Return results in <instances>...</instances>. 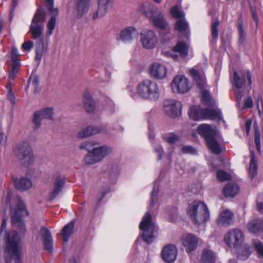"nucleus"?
Instances as JSON below:
<instances>
[{"instance_id":"1","label":"nucleus","mask_w":263,"mask_h":263,"mask_svg":"<svg viewBox=\"0 0 263 263\" xmlns=\"http://www.w3.org/2000/svg\"><path fill=\"white\" fill-rule=\"evenodd\" d=\"M45 11L40 7L36 11L30 26L29 31L32 34L33 39H40L35 45L36 61H40L42 59L44 48V37L42 36V30L44 28L43 23L45 20Z\"/></svg>"},{"instance_id":"2","label":"nucleus","mask_w":263,"mask_h":263,"mask_svg":"<svg viewBox=\"0 0 263 263\" xmlns=\"http://www.w3.org/2000/svg\"><path fill=\"white\" fill-rule=\"evenodd\" d=\"M140 10L153 23L156 28L161 29L160 34L166 36L170 33V28L164 18L162 12L153 4L145 2L140 7Z\"/></svg>"},{"instance_id":"3","label":"nucleus","mask_w":263,"mask_h":263,"mask_svg":"<svg viewBox=\"0 0 263 263\" xmlns=\"http://www.w3.org/2000/svg\"><path fill=\"white\" fill-rule=\"evenodd\" d=\"M140 10L153 23L156 28L161 29L160 34L166 36L170 33V28L164 18L162 12L153 4L145 2L140 7Z\"/></svg>"},{"instance_id":"4","label":"nucleus","mask_w":263,"mask_h":263,"mask_svg":"<svg viewBox=\"0 0 263 263\" xmlns=\"http://www.w3.org/2000/svg\"><path fill=\"white\" fill-rule=\"evenodd\" d=\"M18 239L17 233L16 231L5 232L6 252L9 255V256H6L7 263H10L11 258L14 259L15 263H21V250L18 246Z\"/></svg>"},{"instance_id":"5","label":"nucleus","mask_w":263,"mask_h":263,"mask_svg":"<svg viewBox=\"0 0 263 263\" xmlns=\"http://www.w3.org/2000/svg\"><path fill=\"white\" fill-rule=\"evenodd\" d=\"M187 213L195 224H200L206 221L210 217L206 205L203 202L196 200L188 206Z\"/></svg>"},{"instance_id":"6","label":"nucleus","mask_w":263,"mask_h":263,"mask_svg":"<svg viewBox=\"0 0 263 263\" xmlns=\"http://www.w3.org/2000/svg\"><path fill=\"white\" fill-rule=\"evenodd\" d=\"M137 94L144 99L156 101L159 97L158 85L149 80L143 81L138 84Z\"/></svg>"},{"instance_id":"7","label":"nucleus","mask_w":263,"mask_h":263,"mask_svg":"<svg viewBox=\"0 0 263 263\" xmlns=\"http://www.w3.org/2000/svg\"><path fill=\"white\" fill-rule=\"evenodd\" d=\"M139 229L143 231L142 237L143 240L147 244L152 243L155 239L154 233L157 231V228L148 212L144 216L140 223Z\"/></svg>"},{"instance_id":"8","label":"nucleus","mask_w":263,"mask_h":263,"mask_svg":"<svg viewBox=\"0 0 263 263\" xmlns=\"http://www.w3.org/2000/svg\"><path fill=\"white\" fill-rule=\"evenodd\" d=\"M14 153L20 163L27 166L32 164L34 156L32 148L28 141L18 144L14 149Z\"/></svg>"},{"instance_id":"9","label":"nucleus","mask_w":263,"mask_h":263,"mask_svg":"<svg viewBox=\"0 0 263 263\" xmlns=\"http://www.w3.org/2000/svg\"><path fill=\"white\" fill-rule=\"evenodd\" d=\"M191 77L194 79L198 87L202 91L201 100L202 103L208 106H213L215 103L209 91L204 89L206 83L204 75L195 69L190 70Z\"/></svg>"},{"instance_id":"10","label":"nucleus","mask_w":263,"mask_h":263,"mask_svg":"<svg viewBox=\"0 0 263 263\" xmlns=\"http://www.w3.org/2000/svg\"><path fill=\"white\" fill-rule=\"evenodd\" d=\"M112 149L111 147L106 145L99 146H95L84 158L85 163L92 165L101 162L103 159L111 154Z\"/></svg>"},{"instance_id":"11","label":"nucleus","mask_w":263,"mask_h":263,"mask_svg":"<svg viewBox=\"0 0 263 263\" xmlns=\"http://www.w3.org/2000/svg\"><path fill=\"white\" fill-rule=\"evenodd\" d=\"M190 117L194 120L198 121L202 119H214L219 117V112L214 109H201L198 106H191L189 110Z\"/></svg>"},{"instance_id":"12","label":"nucleus","mask_w":263,"mask_h":263,"mask_svg":"<svg viewBox=\"0 0 263 263\" xmlns=\"http://www.w3.org/2000/svg\"><path fill=\"white\" fill-rule=\"evenodd\" d=\"M224 239L229 247L235 248L240 246L243 241V234L240 229H232L227 233Z\"/></svg>"},{"instance_id":"13","label":"nucleus","mask_w":263,"mask_h":263,"mask_svg":"<svg viewBox=\"0 0 263 263\" xmlns=\"http://www.w3.org/2000/svg\"><path fill=\"white\" fill-rule=\"evenodd\" d=\"M53 107H45L39 110L36 111L33 114V123L35 125L34 128L37 129L41 125V121L43 119L53 120Z\"/></svg>"},{"instance_id":"14","label":"nucleus","mask_w":263,"mask_h":263,"mask_svg":"<svg viewBox=\"0 0 263 263\" xmlns=\"http://www.w3.org/2000/svg\"><path fill=\"white\" fill-rule=\"evenodd\" d=\"M140 41L142 46L147 49L154 48L157 43V36L152 30H143L140 33Z\"/></svg>"},{"instance_id":"15","label":"nucleus","mask_w":263,"mask_h":263,"mask_svg":"<svg viewBox=\"0 0 263 263\" xmlns=\"http://www.w3.org/2000/svg\"><path fill=\"white\" fill-rule=\"evenodd\" d=\"M93 4V0H74L75 16L78 19L82 18L89 12Z\"/></svg>"},{"instance_id":"16","label":"nucleus","mask_w":263,"mask_h":263,"mask_svg":"<svg viewBox=\"0 0 263 263\" xmlns=\"http://www.w3.org/2000/svg\"><path fill=\"white\" fill-rule=\"evenodd\" d=\"M181 104L175 100L168 99L164 101V111L172 118H176L181 114Z\"/></svg>"},{"instance_id":"17","label":"nucleus","mask_w":263,"mask_h":263,"mask_svg":"<svg viewBox=\"0 0 263 263\" xmlns=\"http://www.w3.org/2000/svg\"><path fill=\"white\" fill-rule=\"evenodd\" d=\"M172 88L174 92L185 93L190 89L189 80L184 76H176L172 82Z\"/></svg>"},{"instance_id":"18","label":"nucleus","mask_w":263,"mask_h":263,"mask_svg":"<svg viewBox=\"0 0 263 263\" xmlns=\"http://www.w3.org/2000/svg\"><path fill=\"white\" fill-rule=\"evenodd\" d=\"M47 7L48 10L52 14V16L49 22L47 23V34L48 36L51 35L53 33V31L55 28V22H56V16L58 15L59 11L57 8H53V0H51V2L45 0Z\"/></svg>"},{"instance_id":"19","label":"nucleus","mask_w":263,"mask_h":263,"mask_svg":"<svg viewBox=\"0 0 263 263\" xmlns=\"http://www.w3.org/2000/svg\"><path fill=\"white\" fill-rule=\"evenodd\" d=\"M65 184V179L60 175L54 177L53 187L48 196V200L50 201L57 198L62 191Z\"/></svg>"},{"instance_id":"20","label":"nucleus","mask_w":263,"mask_h":263,"mask_svg":"<svg viewBox=\"0 0 263 263\" xmlns=\"http://www.w3.org/2000/svg\"><path fill=\"white\" fill-rule=\"evenodd\" d=\"M177 255L176 247L172 244L165 246L161 251L163 260L166 262H172L175 260Z\"/></svg>"},{"instance_id":"21","label":"nucleus","mask_w":263,"mask_h":263,"mask_svg":"<svg viewBox=\"0 0 263 263\" xmlns=\"http://www.w3.org/2000/svg\"><path fill=\"white\" fill-rule=\"evenodd\" d=\"M150 74L157 79H162L165 78L167 74L166 68L159 63H153L149 67Z\"/></svg>"},{"instance_id":"22","label":"nucleus","mask_w":263,"mask_h":263,"mask_svg":"<svg viewBox=\"0 0 263 263\" xmlns=\"http://www.w3.org/2000/svg\"><path fill=\"white\" fill-rule=\"evenodd\" d=\"M137 30L132 27H127L121 30L120 33V40L124 43H128L138 37Z\"/></svg>"},{"instance_id":"23","label":"nucleus","mask_w":263,"mask_h":263,"mask_svg":"<svg viewBox=\"0 0 263 263\" xmlns=\"http://www.w3.org/2000/svg\"><path fill=\"white\" fill-rule=\"evenodd\" d=\"M110 0H98V9L92 13L93 20L101 18L107 12Z\"/></svg>"},{"instance_id":"24","label":"nucleus","mask_w":263,"mask_h":263,"mask_svg":"<svg viewBox=\"0 0 263 263\" xmlns=\"http://www.w3.org/2000/svg\"><path fill=\"white\" fill-rule=\"evenodd\" d=\"M246 78L248 80V84L250 85L252 83L251 75L249 71H247L241 74V78L238 75L236 72H234L233 84L236 87V89H240L242 88L245 84V80Z\"/></svg>"},{"instance_id":"25","label":"nucleus","mask_w":263,"mask_h":263,"mask_svg":"<svg viewBox=\"0 0 263 263\" xmlns=\"http://www.w3.org/2000/svg\"><path fill=\"white\" fill-rule=\"evenodd\" d=\"M105 128L104 126H88L79 132L78 134V137L80 138H83L91 136L103 132Z\"/></svg>"},{"instance_id":"26","label":"nucleus","mask_w":263,"mask_h":263,"mask_svg":"<svg viewBox=\"0 0 263 263\" xmlns=\"http://www.w3.org/2000/svg\"><path fill=\"white\" fill-rule=\"evenodd\" d=\"M181 241L182 245L185 248L187 252H192L197 246V239L192 235L190 234L182 237Z\"/></svg>"},{"instance_id":"27","label":"nucleus","mask_w":263,"mask_h":263,"mask_svg":"<svg viewBox=\"0 0 263 263\" xmlns=\"http://www.w3.org/2000/svg\"><path fill=\"white\" fill-rule=\"evenodd\" d=\"M234 214L228 209L222 212L218 218L217 219V223L220 226H229L233 222Z\"/></svg>"},{"instance_id":"28","label":"nucleus","mask_w":263,"mask_h":263,"mask_svg":"<svg viewBox=\"0 0 263 263\" xmlns=\"http://www.w3.org/2000/svg\"><path fill=\"white\" fill-rule=\"evenodd\" d=\"M14 185L19 191H24L32 186V181L26 177L16 178L14 179Z\"/></svg>"},{"instance_id":"29","label":"nucleus","mask_w":263,"mask_h":263,"mask_svg":"<svg viewBox=\"0 0 263 263\" xmlns=\"http://www.w3.org/2000/svg\"><path fill=\"white\" fill-rule=\"evenodd\" d=\"M198 133L204 138L205 141L209 138L215 137V130L209 124H200L197 129Z\"/></svg>"},{"instance_id":"30","label":"nucleus","mask_w":263,"mask_h":263,"mask_svg":"<svg viewBox=\"0 0 263 263\" xmlns=\"http://www.w3.org/2000/svg\"><path fill=\"white\" fill-rule=\"evenodd\" d=\"M263 220L261 219H254L250 221L247 225V229L251 233L257 234L262 229Z\"/></svg>"},{"instance_id":"31","label":"nucleus","mask_w":263,"mask_h":263,"mask_svg":"<svg viewBox=\"0 0 263 263\" xmlns=\"http://www.w3.org/2000/svg\"><path fill=\"white\" fill-rule=\"evenodd\" d=\"M83 100L84 108L86 111L92 112L95 109L96 103L91 95L87 91L85 92Z\"/></svg>"},{"instance_id":"32","label":"nucleus","mask_w":263,"mask_h":263,"mask_svg":"<svg viewBox=\"0 0 263 263\" xmlns=\"http://www.w3.org/2000/svg\"><path fill=\"white\" fill-rule=\"evenodd\" d=\"M238 192V186L232 182L228 183L223 190V194L227 197H234Z\"/></svg>"},{"instance_id":"33","label":"nucleus","mask_w":263,"mask_h":263,"mask_svg":"<svg viewBox=\"0 0 263 263\" xmlns=\"http://www.w3.org/2000/svg\"><path fill=\"white\" fill-rule=\"evenodd\" d=\"M11 220L12 224L15 226L21 233H24L26 231L25 222L19 212H15L11 216Z\"/></svg>"},{"instance_id":"34","label":"nucleus","mask_w":263,"mask_h":263,"mask_svg":"<svg viewBox=\"0 0 263 263\" xmlns=\"http://www.w3.org/2000/svg\"><path fill=\"white\" fill-rule=\"evenodd\" d=\"M74 222L70 221L66 224L61 231V235L64 242H67L70 236L73 233Z\"/></svg>"},{"instance_id":"35","label":"nucleus","mask_w":263,"mask_h":263,"mask_svg":"<svg viewBox=\"0 0 263 263\" xmlns=\"http://www.w3.org/2000/svg\"><path fill=\"white\" fill-rule=\"evenodd\" d=\"M216 256L211 250L205 249L203 250L201 257L202 263H215Z\"/></svg>"},{"instance_id":"36","label":"nucleus","mask_w":263,"mask_h":263,"mask_svg":"<svg viewBox=\"0 0 263 263\" xmlns=\"http://www.w3.org/2000/svg\"><path fill=\"white\" fill-rule=\"evenodd\" d=\"M206 142L209 148L213 153L219 154L221 153V148L219 143L215 139L214 137H212L210 138H209L208 140H206Z\"/></svg>"},{"instance_id":"37","label":"nucleus","mask_w":263,"mask_h":263,"mask_svg":"<svg viewBox=\"0 0 263 263\" xmlns=\"http://www.w3.org/2000/svg\"><path fill=\"white\" fill-rule=\"evenodd\" d=\"M251 161L249 166V176L252 179L256 174L257 172V160L255 157L254 153L250 152Z\"/></svg>"},{"instance_id":"38","label":"nucleus","mask_w":263,"mask_h":263,"mask_svg":"<svg viewBox=\"0 0 263 263\" xmlns=\"http://www.w3.org/2000/svg\"><path fill=\"white\" fill-rule=\"evenodd\" d=\"M173 51L179 53L181 57L184 58L187 54L188 48L185 43L179 42L173 47Z\"/></svg>"},{"instance_id":"39","label":"nucleus","mask_w":263,"mask_h":263,"mask_svg":"<svg viewBox=\"0 0 263 263\" xmlns=\"http://www.w3.org/2000/svg\"><path fill=\"white\" fill-rule=\"evenodd\" d=\"M251 254L250 247L248 245L242 246L238 251L237 258L242 260L247 259Z\"/></svg>"},{"instance_id":"40","label":"nucleus","mask_w":263,"mask_h":263,"mask_svg":"<svg viewBox=\"0 0 263 263\" xmlns=\"http://www.w3.org/2000/svg\"><path fill=\"white\" fill-rule=\"evenodd\" d=\"M237 23L239 32V41L240 43H243L246 40V34L242 28L243 20L241 17L238 19Z\"/></svg>"},{"instance_id":"41","label":"nucleus","mask_w":263,"mask_h":263,"mask_svg":"<svg viewBox=\"0 0 263 263\" xmlns=\"http://www.w3.org/2000/svg\"><path fill=\"white\" fill-rule=\"evenodd\" d=\"M175 28L179 32H184L188 29V24L184 20H178L176 22Z\"/></svg>"},{"instance_id":"42","label":"nucleus","mask_w":263,"mask_h":263,"mask_svg":"<svg viewBox=\"0 0 263 263\" xmlns=\"http://www.w3.org/2000/svg\"><path fill=\"white\" fill-rule=\"evenodd\" d=\"M220 24L219 21L216 19L215 21H212L211 23V31L212 36L213 39H216L218 36V27Z\"/></svg>"},{"instance_id":"43","label":"nucleus","mask_w":263,"mask_h":263,"mask_svg":"<svg viewBox=\"0 0 263 263\" xmlns=\"http://www.w3.org/2000/svg\"><path fill=\"white\" fill-rule=\"evenodd\" d=\"M95 145L96 143L93 141H87L82 143L79 146V148L82 150L87 151L89 153Z\"/></svg>"},{"instance_id":"44","label":"nucleus","mask_w":263,"mask_h":263,"mask_svg":"<svg viewBox=\"0 0 263 263\" xmlns=\"http://www.w3.org/2000/svg\"><path fill=\"white\" fill-rule=\"evenodd\" d=\"M29 83H31L34 88V92L37 93L39 91L38 86L40 83L39 78L36 75H31L29 79Z\"/></svg>"},{"instance_id":"45","label":"nucleus","mask_w":263,"mask_h":263,"mask_svg":"<svg viewBox=\"0 0 263 263\" xmlns=\"http://www.w3.org/2000/svg\"><path fill=\"white\" fill-rule=\"evenodd\" d=\"M253 245L256 250L258 256L263 257V245L261 242L257 239H255L253 241Z\"/></svg>"},{"instance_id":"46","label":"nucleus","mask_w":263,"mask_h":263,"mask_svg":"<svg viewBox=\"0 0 263 263\" xmlns=\"http://www.w3.org/2000/svg\"><path fill=\"white\" fill-rule=\"evenodd\" d=\"M17 209H11V216L15 213V212H19L22 215V212L26 211V206L23 201L19 199L17 203Z\"/></svg>"},{"instance_id":"47","label":"nucleus","mask_w":263,"mask_h":263,"mask_svg":"<svg viewBox=\"0 0 263 263\" xmlns=\"http://www.w3.org/2000/svg\"><path fill=\"white\" fill-rule=\"evenodd\" d=\"M217 177L221 181L231 179V175L223 170H218L217 172Z\"/></svg>"},{"instance_id":"48","label":"nucleus","mask_w":263,"mask_h":263,"mask_svg":"<svg viewBox=\"0 0 263 263\" xmlns=\"http://www.w3.org/2000/svg\"><path fill=\"white\" fill-rule=\"evenodd\" d=\"M40 233L43 241L52 238L50 231L45 227L43 226L41 228Z\"/></svg>"},{"instance_id":"49","label":"nucleus","mask_w":263,"mask_h":263,"mask_svg":"<svg viewBox=\"0 0 263 263\" xmlns=\"http://www.w3.org/2000/svg\"><path fill=\"white\" fill-rule=\"evenodd\" d=\"M171 13L172 17L176 18H182L184 16L183 12L179 10L177 6H175L171 8Z\"/></svg>"},{"instance_id":"50","label":"nucleus","mask_w":263,"mask_h":263,"mask_svg":"<svg viewBox=\"0 0 263 263\" xmlns=\"http://www.w3.org/2000/svg\"><path fill=\"white\" fill-rule=\"evenodd\" d=\"M163 139L166 142L173 144L176 141L178 140V137L177 135L170 133L168 134H166L163 136Z\"/></svg>"},{"instance_id":"51","label":"nucleus","mask_w":263,"mask_h":263,"mask_svg":"<svg viewBox=\"0 0 263 263\" xmlns=\"http://www.w3.org/2000/svg\"><path fill=\"white\" fill-rule=\"evenodd\" d=\"M255 132V143L257 147L258 152L260 153L261 152V145L260 141V134L259 130L257 128L254 127Z\"/></svg>"},{"instance_id":"52","label":"nucleus","mask_w":263,"mask_h":263,"mask_svg":"<svg viewBox=\"0 0 263 263\" xmlns=\"http://www.w3.org/2000/svg\"><path fill=\"white\" fill-rule=\"evenodd\" d=\"M18 70L11 69L9 75V81L7 84V87H12L13 84L12 81L14 80L17 76Z\"/></svg>"},{"instance_id":"53","label":"nucleus","mask_w":263,"mask_h":263,"mask_svg":"<svg viewBox=\"0 0 263 263\" xmlns=\"http://www.w3.org/2000/svg\"><path fill=\"white\" fill-rule=\"evenodd\" d=\"M158 191L155 190V186H154V190L151 193V207L153 208L157 203L158 199Z\"/></svg>"},{"instance_id":"54","label":"nucleus","mask_w":263,"mask_h":263,"mask_svg":"<svg viewBox=\"0 0 263 263\" xmlns=\"http://www.w3.org/2000/svg\"><path fill=\"white\" fill-rule=\"evenodd\" d=\"M155 149V152L157 154L158 160H160L162 159V157L163 156V154L164 153V152L163 151V149L162 148L161 145L158 144L157 145H155L154 146Z\"/></svg>"},{"instance_id":"55","label":"nucleus","mask_w":263,"mask_h":263,"mask_svg":"<svg viewBox=\"0 0 263 263\" xmlns=\"http://www.w3.org/2000/svg\"><path fill=\"white\" fill-rule=\"evenodd\" d=\"M45 249L48 251H52L53 247V241L52 238L44 240Z\"/></svg>"},{"instance_id":"56","label":"nucleus","mask_w":263,"mask_h":263,"mask_svg":"<svg viewBox=\"0 0 263 263\" xmlns=\"http://www.w3.org/2000/svg\"><path fill=\"white\" fill-rule=\"evenodd\" d=\"M181 151L185 154H194L196 153V149L191 146H184L181 148Z\"/></svg>"},{"instance_id":"57","label":"nucleus","mask_w":263,"mask_h":263,"mask_svg":"<svg viewBox=\"0 0 263 263\" xmlns=\"http://www.w3.org/2000/svg\"><path fill=\"white\" fill-rule=\"evenodd\" d=\"M8 89V98L12 104L15 103L14 95L11 89V87H7Z\"/></svg>"},{"instance_id":"58","label":"nucleus","mask_w":263,"mask_h":263,"mask_svg":"<svg viewBox=\"0 0 263 263\" xmlns=\"http://www.w3.org/2000/svg\"><path fill=\"white\" fill-rule=\"evenodd\" d=\"M234 93L235 94L237 102L239 104L240 103L242 97L243 95V92L240 90V89H236L234 90Z\"/></svg>"},{"instance_id":"59","label":"nucleus","mask_w":263,"mask_h":263,"mask_svg":"<svg viewBox=\"0 0 263 263\" xmlns=\"http://www.w3.org/2000/svg\"><path fill=\"white\" fill-rule=\"evenodd\" d=\"M33 42L31 41H28L24 42L22 45L23 50L25 51L29 50L33 46Z\"/></svg>"},{"instance_id":"60","label":"nucleus","mask_w":263,"mask_h":263,"mask_svg":"<svg viewBox=\"0 0 263 263\" xmlns=\"http://www.w3.org/2000/svg\"><path fill=\"white\" fill-rule=\"evenodd\" d=\"M12 59V68L13 69H17L20 70V62L17 59V58Z\"/></svg>"},{"instance_id":"61","label":"nucleus","mask_w":263,"mask_h":263,"mask_svg":"<svg viewBox=\"0 0 263 263\" xmlns=\"http://www.w3.org/2000/svg\"><path fill=\"white\" fill-rule=\"evenodd\" d=\"M256 106L258 114L259 116H261V109H263V101L261 99L257 100Z\"/></svg>"},{"instance_id":"62","label":"nucleus","mask_w":263,"mask_h":263,"mask_svg":"<svg viewBox=\"0 0 263 263\" xmlns=\"http://www.w3.org/2000/svg\"><path fill=\"white\" fill-rule=\"evenodd\" d=\"M0 143L4 146L7 144V136L4 133H0Z\"/></svg>"},{"instance_id":"63","label":"nucleus","mask_w":263,"mask_h":263,"mask_svg":"<svg viewBox=\"0 0 263 263\" xmlns=\"http://www.w3.org/2000/svg\"><path fill=\"white\" fill-rule=\"evenodd\" d=\"M253 105L252 100L251 97L248 98L244 104V107L245 108H250L252 107Z\"/></svg>"},{"instance_id":"64","label":"nucleus","mask_w":263,"mask_h":263,"mask_svg":"<svg viewBox=\"0 0 263 263\" xmlns=\"http://www.w3.org/2000/svg\"><path fill=\"white\" fill-rule=\"evenodd\" d=\"M251 124H252V121L250 120H247L246 121L245 129H246L247 135L249 134V133L250 132Z\"/></svg>"}]
</instances>
